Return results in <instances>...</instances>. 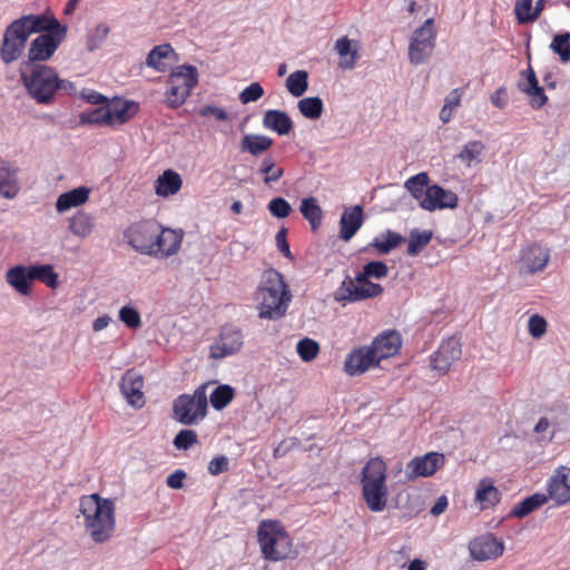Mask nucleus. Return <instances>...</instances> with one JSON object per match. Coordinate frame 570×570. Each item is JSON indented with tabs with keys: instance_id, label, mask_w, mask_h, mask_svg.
Returning <instances> with one entry per match:
<instances>
[{
	"instance_id": "19",
	"label": "nucleus",
	"mask_w": 570,
	"mask_h": 570,
	"mask_svg": "<svg viewBox=\"0 0 570 570\" xmlns=\"http://www.w3.org/2000/svg\"><path fill=\"white\" fill-rule=\"evenodd\" d=\"M364 223L362 206L355 205L344 208L340 218V238L348 242L358 232Z\"/></svg>"
},
{
	"instance_id": "41",
	"label": "nucleus",
	"mask_w": 570,
	"mask_h": 570,
	"mask_svg": "<svg viewBox=\"0 0 570 570\" xmlns=\"http://www.w3.org/2000/svg\"><path fill=\"white\" fill-rule=\"evenodd\" d=\"M432 235L431 230L412 229L407 240V255L415 256L421 253L431 242Z\"/></svg>"
},
{
	"instance_id": "38",
	"label": "nucleus",
	"mask_w": 570,
	"mask_h": 570,
	"mask_svg": "<svg viewBox=\"0 0 570 570\" xmlns=\"http://www.w3.org/2000/svg\"><path fill=\"white\" fill-rule=\"evenodd\" d=\"M273 145V139L264 135L247 134L243 137L240 149L248 151L253 156H258L268 150Z\"/></svg>"
},
{
	"instance_id": "37",
	"label": "nucleus",
	"mask_w": 570,
	"mask_h": 570,
	"mask_svg": "<svg viewBox=\"0 0 570 570\" xmlns=\"http://www.w3.org/2000/svg\"><path fill=\"white\" fill-rule=\"evenodd\" d=\"M175 55V50L168 43H163L154 47L146 58V66L155 69L159 72H165L167 70V62L171 56Z\"/></svg>"
},
{
	"instance_id": "29",
	"label": "nucleus",
	"mask_w": 570,
	"mask_h": 570,
	"mask_svg": "<svg viewBox=\"0 0 570 570\" xmlns=\"http://www.w3.org/2000/svg\"><path fill=\"white\" fill-rule=\"evenodd\" d=\"M524 81L520 83V89L528 95L533 108H541L547 102L544 90L539 86L535 72L529 68L524 71Z\"/></svg>"
},
{
	"instance_id": "34",
	"label": "nucleus",
	"mask_w": 570,
	"mask_h": 570,
	"mask_svg": "<svg viewBox=\"0 0 570 570\" xmlns=\"http://www.w3.org/2000/svg\"><path fill=\"white\" fill-rule=\"evenodd\" d=\"M499 501L500 492L494 487L493 481L491 479H482L475 491V502L483 510L495 505Z\"/></svg>"
},
{
	"instance_id": "46",
	"label": "nucleus",
	"mask_w": 570,
	"mask_h": 570,
	"mask_svg": "<svg viewBox=\"0 0 570 570\" xmlns=\"http://www.w3.org/2000/svg\"><path fill=\"white\" fill-rule=\"evenodd\" d=\"M32 282L39 279L51 288L58 286V275L51 265H32L30 266Z\"/></svg>"
},
{
	"instance_id": "28",
	"label": "nucleus",
	"mask_w": 570,
	"mask_h": 570,
	"mask_svg": "<svg viewBox=\"0 0 570 570\" xmlns=\"http://www.w3.org/2000/svg\"><path fill=\"white\" fill-rule=\"evenodd\" d=\"M90 188L86 186H80L62 193L56 200V210L58 213H66L71 208L79 207L88 202Z\"/></svg>"
},
{
	"instance_id": "50",
	"label": "nucleus",
	"mask_w": 570,
	"mask_h": 570,
	"mask_svg": "<svg viewBox=\"0 0 570 570\" xmlns=\"http://www.w3.org/2000/svg\"><path fill=\"white\" fill-rule=\"evenodd\" d=\"M461 104V94L459 89H453L444 99V105L440 111V120L443 124H448L452 117L454 110L460 106Z\"/></svg>"
},
{
	"instance_id": "1",
	"label": "nucleus",
	"mask_w": 570,
	"mask_h": 570,
	"mask_svg": "<svg viewBox=\"0 0 570 570\" xmlns=\"http://www.w3.org/2000/svg\"><path fill=\"white\" fill-rule=\"evenodd\" d=\"M77 519L95 543L109 541L116 528V507L111 499L98 493L82 495L79 499Z\"/></svg>"
},
{
	"instance_id": "42",
	"label": "nucleus",
	"mask_w": 570,
	"mask_h": 570,
	"mask_svg": "<svg viewBox=\"0 0 570 570\" xmlns=\"http://www.w3.org/2000/svg\"><path fill=\"white\" fill-rule=\"evenodd\" d=\"M285 87L293 97H301L308 88V73L305 70H296L292 72L286 81Z\"/></svg>"
},
{
	"instance_id": "10",
	"label": "nucleus",
	"mask_w": 570,
	"mask_h": 570,
	"mask_svg": "<svg viewBox=\"0 0 570 570\" xmlns=\"http://www.w3.org/2000/svg\"><path fill=\"white\" fill-rule=\"evenodd\" d=\"M160 225L154 220H142L128 228L125 236L129 245L144 255L155 254L157 233Z\"/></svg>"
},
{
	"instance_id": "16",
	"label": "nucleus",
	"mask_w": 570,
	"mask_h": 570,
	"mask_svg": "<svg viewBox=\"0 0 570 570\" xmlns=\"http://www.w3.org/2000/svg\"><path fill=\"white\" fill-rule=\"evenodd\" d=\"M420 206L428 212L444 208L452 209L458 206V196L450 189H444L439 185H432L426 188L425 197L420 202Z\"/></svg>"
},
{
	"instance_id": "15",
	"label": "nucleus",
	"mask_w": 570,
	"mask_h": 570,
	"mask_svg": "<svg viewBox=\"0 0 570 570\" xmlns=\"http://www.w3.org/2000/svg\"><path fill=\"white\" fill-rule=\"evenodd\" d=\"M444 463V456L439 453H428L423 456L412 459L405 468V474L409 480L416 478H426L435 473V471Z\"/></svg>"
},
{
	"instance_id": "63",
	"label": "nucleus",
	"mask_w": 570,
	"mask_h": 570,
	"mask_svg": "<svg viewBox=\"0 0 570 570\" xmlns=\"http://www.w3.org/2000/svg\"><path fill=\"white\" fill-rule=\"evenodd\" d=\"M276 244H277V247L279 249V252L287 258H293L292 256V253H291V249H289V245L286 240V229H281L277 234H276Z\"/></svg>"
},
{
	"instance_id": "24",
	"label": "nucleus",
	"mask_w": 570,
	"mask_h": 570,
	"mask_svg": "<svg viewBox=\"0 0 570 570\" xmlns=\"http://www.w3.org/2000/svg\"><path fill=\"white\" fill-rule=\"evenodd\" d=\"M109 126H121L130 120L137 112V105L134 101L116 99L107 104Z\"/></svg>"
},
{
	"instance_id": "43",
	"label": "nucleus",
	"mask_w": 570,
	"mask_h": 570,
	"mask_svg": "<svg viewBox=\"0 0 570 570\" xmlns=\"http://www.w3.org/2000/svg\"><path fill=\"white\" fill-rule=\"evenodd\" d=\"M297 108L305 118L316 120L323 114L324 104L320 97H305L298 100Z\"/></svg>"
},
{
	"instance_id": "56",
	"label": "nucleus",
	"mask_w": 570,
	"mask_h": 570,
	"mask_svg": "<svg viewBox=\"0 0 570 570\" xmlns=\"http://www.w3.org/2000/svg\"><path fill=\"white\" fill-rule=\"evenodd\" d=\"M259 173L264 175V183L271 184L277 181L284 175V169L276 167L273 158L265 157L262 161Z\"/></svg>"
},
{
	"instance_id": "44",
	"label": "nucleus",
	"mask_w": 570,
	"mask_h": 570,
	"mask_svg": "<svg viewBox=\"0 0 570 570\" xmlns=\"http://www.w3.org/2000/svg\"><path fill=\"white\" fill-rule=\"evenodd\" d=\"M429 175L426 173H419L410 177L404 187L410 191L413 198L417 199L419 203L425 197V191L429 186Z\"/></svg>"
},
{
	"instance_id": "25",
	"label": "nucleus",
	"mask_w": 570,
	"mask_h": 570,
	"mask_svg": "<svg viewBox=\"0 0 570 570\" xmlns=\"http://www.w3.org/2000/svg\"><path fill=\"white\" fill-rule=\"evenodd\" d=\"M335 51L340 57V67L344 70H351L355 67L358 59L360 45L356 40L341 37L336 40L334 46Z\"/></svg>"
},
{
	"instance_id": "2",
	"label": "nucleus",
	"mask_w": 570,
	"mask_h": 570,
	"mask_svg": "<svg viewBox=\"0 0 570 570\" xmlns=\"http://www.w3.org/2000/svg\"><path fill=\"white\" fill-rule=\"evenodd\" d=\"M258 316L266 320H278L286 314L292 294L284 276L276 269L264 272L258 291Z\"/></svg>"
},
{
	"instance_id": "60",
	"label": "nucleus",
	"mask_w": 570,
	"mask_h": 570,
	"mask_svg": "<svg viewBox=\"0 0 570 570\" xmlns=\"http://www.w3.org/2000/svg\"><path fill=\"white\" fill-rule=\"evenodd\" d=\"M264 95V89L258 82H252L240 94L239 100L246 105L252 101H257Z\"/></svg>"
},
{
	"instance_id": "30",
	"label": "nucleus",
	"mask_w": 570,
	"mask_h": 570,
	"mask_svg": "<svg viewBox=\"0 0 570 570\" xmlns=\"http://www.w3.org/2000/svg\"><path fill=\"white\" fill-rule=\"evenodd\" d=\"M7 283L21 295L30 293L32 283L30 266L17 265L6 273Z\"/></svg>"
},
{
	"instance_id": "31",
	"label": "nucleus",
	"mask_w": 570,
	"mask_h": 570,
	"mask_svg": "<svg viewBox=\"0 0 570 570\" xmlns=\"http://www.w3.org/2000/svg\"><path fill=\"white\" fill-rule=\"evenodd\" d=\"M183 186L181 177L178 173L167 169L155 181V193L160 197L176 195Z\"/></svg>"
},
{
	"instance_id": "35",
	"label": "nucleus",
	"mask_w": 570,
	"mask_h": 570,
	"mask_svg": "<svg viewBox=\"0 0 570 570\" xmlns=\"http://www.w3.org/2000/svg\"><path fill=\"white\" fill-rule=\"evenodd\" d=\"M168 83H177L188 88V91L196 87L198 83L197 68L190 65H181L176 67L168 78Z\"/></svg>"
},
{
	"instance_id": "26",
	"label": "nucleus",
	"mask_w": 570,
	"mask_h": 570,
	"mask_svg": "<svg viewBox=\"0 0 570 570\" xmlns=\"http://www.w3.org/2000/svg\"><path fill=\"white\" fill-rule=\"evenodd\" d=\"M17 176V168L7 160L0 159V196L11 199L18 195L20 185Z\"/></svg>"
},
{
	"instance_id": "64",
	"label": "nucleus",
	"mask_w": 570,
	"mask_h": 570,
	"mask_svg": "<svg viewBox=\"0 0 570 570\" xmlns=\"http://www.w3.org/2000/svg\"><path fill=\"white\" fill-rule=\"evenodd\" d=\"M491 102L502 109L507 106L508 104V94H507V90L504 88H499L497 89L492 95H491V98H490Z\"/></svg>"
},
{
	"instance_id": "51",
	"label": "nucleus",
	"mask_w": 570,
	"mask_h": 570,
	"mask_svg": "<svg viewBox=\"0 0 570 570\" xmlns=\"http://www.w3.org/2000/svg\"><path fill=\"white\" fill-rule=\"evenodd\" d=\"M550 49L559 55L562 62H568L570 60V33L564 32L554 36Z\"/></svg>"
},
{
	"instance_id": "39",
	"label": "nucleus",
	"mask_w": 570,
	"mask_h": 570,
	"mask_svg": "<svg viewBox=\"0 0 570 570\" xmlns=\"http://www.w3.org/2000/svg\"><path fill=\"white\" fill-rule=\"evenodd\" d=\"M299 212L304 218L311 224L313 229H316L322 224L323 210L318 205L315 197H307L302 199Z\"/></svg>"
},
{
	"instance_id": "27",
	"label": "nucleus",
	"mask_w": 570,
	"mask_h": 570,
	"mask_svg": "<svg viewBox=\"0 0 570 570\" xmlns=\"http://www.w3.org/2000/svg\"><path fill=\"white\" fill-rule=\"evenodd\" d=\"M487 146L481 140L465 142L455 158L465 167L471 168L480 165L485 157Z\"/></svg>"
},
{
	"instance_id": "45",
	"label": "nucleus",
	"mask_w": 570,
	"mask_h": 570,
	"mask_svg": "<svg viewBox=\"0 0 570 570\" xmlns=\"http://www.w3.org/2000/svg\"><path fill=\"white\" fill-rule=\"evenodd\" d=\"M235 391L232 386L223 384L217 386L209 395L212 406L220 411L225 409L234 399Z\"/></svg>"
},
{
	"instance_id": "40",
	"label": "nucleus",
	"mask_w": 570,
	"mask_h": 570,
	"mask_svg": "<svg viewBox=\"0 0 570 570\" xmlns=\"http://www.w3.org/2000/svg\"><path fill=\"white\" fill-rule=\"evenodd\" d=\"M548 497L544 493H534L523 501L518 503L511 511L510 515L517 518H524L530 514L532 511L539 509L544 503H547Z\"/></svg>"
},
{
	"instance_id": "9",
	"label": "nucleus",
	"mask_w": 570,
	"mask_h": 570,
	"mask_svg": "<svg viewBox=\"0 0 570 570\" xmlns=\"http://www.w3.org/2000/svg\"><path fill=\"white\" fill-rule=\"evenodd\" d=\"M436 43V30L432 18L416 28L410 39L409 60L412 65L426 63L433 55Z\"/></svg>"
},
{
	"instance_id": "48",
	"label": "nucleus",
	"mask_w": 570,
	"mask_h": 570,
	"mask_svg": "<svg viewBox=\"0 0 570 570\" xmlns=\"http://www.w3.org/2000/svg\"><path fill=\"white\" fill-rule=\"evenodd\" d=\"M402 242H404V237L397 233L387 230L386 234L382 235L381 237H376L372 245L379 250V253L387 254L393 248L397 247Z\"/></svg>"
},
{
	"instance_id": "62",
	"label": "nucleus",
	"mask_w": 570,
	"mask_h": 570,
	"mask_svg": "<svg viewBox=\"0 0 570 570\" xmlns=\"http://www.w3.org/2000/svg\"><path fill=\"white\" fill-rule=\"evenodd\" d=\"M228 469V459L224 455L214 458L208 464V471L212 475H218Z\"/></svg>"
},
{
	"instance_id": "32",
	"label": "nucleus",
	"mask_w": 570,
	"mask_h": 570,
	"mask_svg": "<svg viewBox=\"0 0 570 570\" xmlns=\"http://www.w3.org/2000/svg\"><path fill=\"white\" fill-rule=\"evenodd\" d=\"M263 126L279 136H285L292 130L293 121L285 111L269 109L264 114Z\"/></svg>"
},
{
	"instance_id": "52",
	"label": "nucleus",
	"mask_w": 570,
	"mask_h": 570,
	"mask_svg": "<svg viewBox=\"0 0 570 570\" xmlns=\"http://www.w3.org/2000/svg\"><path fill=\"white\" fill-rule=\"evenodd\" d=\"M387 273L389 267L385 263L374 261L364 265L363 272L356 274V279L362 281V278L368 279L370 277L383 278L387 275Z\"/></svg>"
},
{
	"instance_id": "49",
	"label": "nucleus",
	"mask_w": 570,
	"mask_h": 570,
	"mask_svg": "<svg viewBox=\"0 0 570 570\" xmlns=\"http://www.w3.org/2000/svg\"><path fill=\"white\" fill-rule=\"evenodd\" d=\"M296 352L302 361L308 363L318 355L320 344L309 337H304L297 342Z\"/></svg>"
},
{
	"instance_id": "4",
	"label": "nucleus",
	"mask_w": 570,
	"mask_h": 570,
	"mask_svg": "<svg viewBox=\"0 0 570 570\" xmlns=\"http://www.w3.org/2000/svg\"><path fill=\"white\" fill-rule=\"evenodd\" d=\"M24 88L38 104H50L57 92V72L53 68L22 62L19 68Z\"/></svg>"
},
{
	"instance_id": "58",
	"label": "nucleus",
	"mask_w": 570,
	"mask_h": 570,
	"mask_svg": "<svg viewBox=\"0 0 570 570\" xmlns=\"http://www.w3.org/2000/svg\"><path fill=\"white\" fill-rule=\"evenodd\" d=\"M197 443V434L193 430H181L174 439V445L178 450H188Z\"/></svg>"
},
{
	"instance_id": "20",
	"label": "nucleus",
	"mask_w": 570,
	"mask_h": 570,
	"mask_svg": "<svg viewBox=\"0 0 570 570\" xmlns=\"http://www.w3.org/2000/svg\"><path fill=\"white\" fill-rule=\"evenodd\" d=\"M402 345L401 336L395 331L380 334L370 345L379 363L397 354Z\"/></svg>"
},
{
	"instance_id": "13",
	"label": "nucleus",
	"mask_w": 570,
	"mask_h": 570,
	"mask_svg": "<svg viewBox=\"0 0 570 570\" xmlns=\"http://www.w3.org/2000/svg\"><path fill=\"white\" fill-rule=\"evenodd\" d=\"M461 344L455 337H450L441 343L431 360L432 368L440 375H444L452 364L461 357Z\"/></svg>"
},
{
	"instance_id": "17",
	"label": "nucleus",
	"mask_w": 570,
	"mask_h": 570,
	"mask_svg": "<svg viewBox=\"0 0 570 570\" xmlns=\"http://www.w3.org/2000/svg\"><path fill=\"white\" fill-rule=\"evenodd\" d=\"M469 549L475 560L484 561L500 557L504 550V544L503 541L492 534H485L471 541Z\"/></svg>"
},
{
	"instance_id": "6",
	"label": "nucleus",
	"mask_w": 570,
	"mask_h": 570,
	"mask_svg": "<svg viewBox=\"0 0 570 570\" xmlns=\"http://www.w3.org/2000/svg\"><path fill=\"white\" fill-rule=\"evenodd\" d=\"M204 383L193 394H181L175 399L173 404V417L184 425H195L202 422L207 415V386Z\"/></svg>"
},
{
	"instance_id": "11",
	"label": "nucleus",
	"mask_w": 570,
	"mask_h": 570,
	"mask_svg": "<svg viewBox=\"0 0 570 570\" xmlns=\"http://www.w3.org/2000/svg\"><path fill=\"white\" fill-rule=\"evenodd\" d=\"M383 287L380 284L373 283L367 278L357 281L356 277H345L341 283V286L335 293V299L337 302H358L372 297H376L382 294Z\"/></svg>"
},
{
	"instance_id": "47",
	"label": "nucleus",
	"mask_w": 570,
	"mask_h": 570,
	"mask_svg": "<svg viewBox=\"0 0 570 570\" xmlns=\"http://www.w3.org/2000/svg\"><path fill=\"white\" fill-rule=\"evenodd\" d=\"M107 105L82 111L79 116L81 124L109 126Z\"/></svg>"
},
{
	"instance_id": "54",
	"label": "nucleus",
	"mask_w": 570,
	"mask_h": 570,
	"mask_svg": "<svg viewBox=\"0 0 570 570\" xmlns=\"http://www.w3.org/2000/svg\"><path fill=\"white\" fill-rule=\"evenodd\" d=\"M169 88L167 90V102L171 108H178L181 106L186 99L189 97L190 91H188L187 87L178 86L177 83H168Z\"/></svg>"
},
{
	"instance_id": "33",
	"label": "nucleus",
	"mask_w": 570,
	"mask_h": 570,
	"mask_svg": "<svg viewBox=\"0 0 570 570\" xmlns=\"http://www.w3.org/2000/svg\"><path fill=\"white\" fill-rule=\"evenodd\" d=\"M95 226V218L83 210L77 212L68 218L69 232L81 239L89 237Z\"/></svg>"
},
{
	"instance_id": "21",
	"label": "nucleus",
	"mask_w": 570,
	"mask_h": 570,
	"mask_svg": "<svg viewBox=\"0 0 570 570\" xmlns=\"http://www.w3.org/2000/svg\"><path fill=\"white\" fill-rule=\"evenodd\" d=\"M183 238V230L163 228L160 226V232L157 233L155 254L151 256L169 257L176 254L180 248Z\"/></svg>"
},
{
	"instance_id": "8",
	"label": "nucleus",
	"mask_w": 570,
	"mask_h": 570,
	"mask_svg": "<svg viewBox=\"0 0 570 570\" xmlns=\"http://www.w3.org/2000/svg\"><path fill=\"white\" fill-rule=\"evenodd\" d=\"M258 542L267 560L279 561L292 553L291 539L278 522H262L258 529Z\"/></svg>"
},
{
	"instance_id": "12",
	"label": "nucleus",
	"mask_w": 570,
	"mask_h": 570,
	"mask_svg": "<svg viewBox=\"0 0 570 570\" xmlns=\"http://www.w3.org/2000/svg\"><path fill=\"white\" fill-rule=\"evenodd\" d=\"M243 346V334L234 327H224L209 347V357L222 360L236 354Z\"/></svg>"
},
{
	"instance_id": "36",
	"label": "nucleus",
	"mask_w": 570,
	"mask_h": 570,
	"mask_svg": "<svg viewBox=\"0 0 570 570\" xmlns=\"http://www.w3.org/2000/svg\"><path fill=\"white\" fill-rule=\"evenodd\" d=\"M544 2L546 0H518L514 8L518 21L525 23L537 20Z\"/></svg>"
},
{
	"instance_id": "55",
	"label": "nucleus",
	"mask_w": 570,
	"mask_h": 570,
	"mask_svg": "<svg viewBox=\"0 0 570 570\" xmlns=\"http://www.w3.org/2000/svg\"><path fill=\"white\" fill-rule=\"evenodd\" d=\"M118 318L130 330H138L141 327L140 314L131 305L122 306L118 312Z\"/></svg>"
},
{
	"instance_id": "7",
	"label": "nucleus",
	"mask_w": 570,
	"mask_h": 570,
	"mask_svg": "<svg viewBox=\"0 0 570 570\" xmlns=\"http://www.w3.org/2000/svg\"><path fill=\"white\" fill-rule=\"evenodd\" d=\"M49 21L50 27L33 39L28 49V60L26 62H45L48 61L58 49L59 45L67 36L68 27L61 24L55 17L41 14Z\"/></svg>"
},
{
	"instance_id": "23",
	"label": "nucleus",
	"mask_w": 570,
	"mask_h": 570,
	"mask_svg": "<svg viewBox=\"0 0 570 570\" xmlns=\"http://www.w3.org/2000/svg\"><path fill=\"white\" fill-rule=\"evenodd\" d=\"M550 259V249L539 244L525 247L521 254L523 268L529 273L542 271Z\"/></svg>"
},
{
	"instance_id": "3",
	"label": "nucleus",
	"mask_w": 570,
	"mask_h": 570,
	"mask_svg": "<svg viewBox=\"0 0 570 570\" xmlns=\"http://www.w3.org/2000/svg\"><path fill=\"white\" fill-rule=\"evenodd\" d=\"M41 14H26L13 20L3 33L0 47V58L6 65L18 60L29 37L32 33L46 31L50 24Z\"/></svg>"
},
{
	"instance_id": "59",
	"label": "nucleus",
	"mask_w": 570,
	"mask_h": 570,
	"mask_svg": "<svg viewBox=\"0 0 570 570\" xmlns=\"http://www.w3.org/2000/svg\"><path fill=\"white\" fill-rule=\"evenodd\" d=\"M528 330L533 338H540L547 332V321L538 314L531 315L528 321Z\"/></svg>"
},
{
	"instance_id": "61",
	"label": "nucleus",
	"mask_w": 570,
	"mask_h": 570,
	"mask_svg": "<svg viewBox=\"0 0 570 570\" xmlns=\"http://www.w3.org/2000/svg\"><path fill=\"white\" fill-rule=\"evenodd\" d=\"M186 472L181 469H178L167 476L166 484L170 489L179 490L184 487V480L186 479Z\"/></svg>"
},
{
	"instance_id": "5",
	"label": "nucleus",
	"mask_w": 570,
	"mask_h": 570,
	"mask_svg": "<svg viewBox=\"0 0 570 570\" xmlns=\"http://www.w3.org/2000/svg\"><path fill=\"white\" fill-rule=\"evenodd\" d=\"M385 480V462L380 458L371 459L362 471V494L372 512H382L386 508L389 489Z\"/></svg>"
},
{
	"instance_id": "22",
	"label": "nucleus",
	"mask_w": 570,
	"mask_h": 570,
	"mask_svg": "<svg viewBox=\"0 0 570 570\" xmlns=\"http://www.w3.org/2000/svg\"><path fill=\"white\" fill-rule=\"evenodd\" d=\"M144 381L141 375L127 371L120 382V391L128 404L135 407H141L145 403L141 392Z\"/></svg>"
},
{
	"instance_id": "18",
	"label": "nucleus",
	"mask_w": 570,
	"mask_h": 570,
	"mask_svg": "<svg viewBox=\"0 0 570 570\" xmlns=\"http://www.w3.org/2000/svg\"><path fill=\"white\" fill-rule=\"evenodd\" d=\"M379 365L370 346H363L352 351L344 363V370L348 375L363 374L371 366Z\"/></svg>"
},
{
	"instance_id": "53",
	"label": "nucleus",
	"mask_w": 570,
	"mask_h": 570,
	"mask_svg": "<svg viewBox=\"0 0 570 570\" xmlns=\"http://www.w3.org/2000/svg\"><path fill=\"white\" fill-rule=\"evenodd\" d=\"M108 33L109 27L106 24H99L96 28H94L86 41L87 50L89 52H94L95 50L99 49L106 41Z\"/></svg>"
},
{
	"instance_id": "14",
	"label": "nucleus",
	"mask_w": 570,
	"mask_h": 570,
	"mask_svg": "<svg viewBox=\"0 0 570 570\" xmlns=\"http://www.w3.org/2000/svg\"><path fill=\"white\" fill-rule=\"evenodd\" d=\"M548 500H553L558 505L570 501V468L561 465L557 468L548 482Z\"/></svg>"
},
{
	"instance_id": "57",
	"label": "nucleus",
	"mask_w": 570,
	"mask_h": 570,
	"mask_svg": "<svg viewBox=\"0 0 570 570\" xmlns=\"http://www.w3.org/2000/svg\"><path fill=\"white\" fill-rule=\"evenodd\" d=\"M268 210L276 218H285L291 214L292 207L286 199L276 197L269 202Z\"/></svg>"
}]
</instances>
